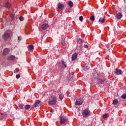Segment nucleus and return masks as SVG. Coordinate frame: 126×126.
I'll return each mask as SVG.
<instances>
[{
    "instance_id": "obj_23",
    "label": "nucleus",
    "mask_w": 126,
    "mask_h": 126,
    "mask_svg": "<svg viewBox=\"0 0 126 126\" xmlns=\"http://www.w3.org/2000/svg\"><path fill=\"white\" fill-rule=\"evenodd\" d=\"M107 116H108V114H105L104 115L102 116V118L103 119V120H106V119H107Z\"/></svg>"
},
{
    "instance_id": "obj_37",
    "label": "nucleus",
    "mask_w": 126,
    "mask_h": 126,
    "mask_svg": "<svg viewBox=\"0 0 126 126\" xmlns=\"http://www.w3.org/2000/svg\"><path fill=\"white\" fill-rule=\"evenodd\" d=\"M14 72L17 73V72H18V70H17V71H15Z\"/></svg>"
},
{
    "instance_id": "obj_18",
    "label": "nucleus",
    "mask_w": 126,
    "mask_h": 126,
    "mask_svg": "<svg viewBox=\"0 0 126 126\" xmlns=\"http://www.w3.org/2000/svg\"><path fill=\"white\" fill-rule=\"evenodd\" d=\"M99 22H100V23H104L105 22V19H104V18H100L99 19Z\"/></svg>"
},
{
    "instance_id": "obj_11",
    "label": "nucleus",
    "mask_w": 126,
    "mask_h": 126,
    "mask_svg": "<svg viewBox=\"0 0 126 126\" xmlns=\"http://www.w3.org/2000/svg\"><path fill=\"white\" fill-rule=\"evenodd\" d=\"M41 28L42 29H43V30H46V29H47V28H49V25L47 24H44L42 25V26H41Z\"/></svg>"
},
{
    "instance_id": "obj_8",
    "label": "nucleus",
    "mask_w": 126,
    "mask_h": 126,
    "mask_svg": "<svg viewBox=\"0 0 126 126\" xmlns=\"http://www.w3.org/2000/svg\"><path fill=\"white\" fill-rule=\"evenodd\" d=\"M59 66H61V67H66V64H65V63H64V61L63 60L61 61V62L59 63Z\"/></svg>"
},
{
    "instance_id": "obj_15",
    "label": "nucleus",
    "mask_w": 126,
    "mask_h": 126,
    "mask_svg": "<svg viewBox=\"0 0 126 126\" xmlns=\"http://www.w3.org/2000/svg\"><path fill=\"white\" fill-rule=\"evenodd\" d=\"M7 60H10V61H14V60H15V56L13 55L7 57Z\"/></svg>"
},
{
    "instance_id": "obj_12",
    "label": "nucleus",
    "mask_w": 126,
    "mask_h": 126,
    "mask_svg": "<svg viewBox=\"0 0 126 126\" xmlns=\"http://www.w3.org/2000/svg\"><path fill=\"white\" fill-rule=\"evenodd\" d=\"M8 53H9V49L8 48H5L3 50V55L4 56H5V55H7V54H8Z\"/></svg>"
},
{
    "instance_id": "obj_30",
    "label": "nucleus",
    "mask_w": 126,
    "mask_h": 126,
    "mask_svg": "<svg viewBox=\"0 0 126 126\" xmlns=\"http://www.w3.org/2000/svg\"><path fill=\"white\" fill-rule=\"evenodd\" d=\"M19 109H23V105L22 104H19Z\"/></svg>"
},
{
    "instance_id": "obj_14",
    "label": "nucleus",
    "mask_w": 126,
    "mask_h": 126,
    "mask_svg": "<svg viewBox=\"0 0 126 126\" xmlns=\"http://www.w3.org/2000/svg\"><path fill=\"white\" fill-rule=\"evenodd\" d=\"M77 59V54L74 53L72 56V61H75Z\"/></svg>"
},
{
    "instance_id": "obj_24",
    "label": "nucleus",
    "mask_w": 126,
    "mask_h": 126,
    "mask_svg": "<svg viewBox=\"0 0 126 126\" xmlns=\"http://www.w3.org/2000/svg\"><path fill=\"white\" fill-rule=\"evenodd\" d=\"M29 48L30 50H34V46L32 45H30Z\"/></svg>"
},
{
    "instance_id": "obj_27",
    "label": "nucleus",
    "mask_w": 126,
    "mask_h": 126,
    "mask_svg": "<svg viewBox=\"0 0 126 126\" xmlns=\"http://www.w3.org/2000/svg\"><path fill=\"white\" fill-rule=\"evenodd\" d=\"M30 108V105H26L25 106V108L26 109V110H29V109Z\"/></svg>"
},
{
    "instance_id": "obj_17",
    "label": "nucleus",
    "mask_w": 126,
    "mask_h": 126,
    "mask_svg": "<svg viewBox=\"0 0 126 126\" xmlns=\"http://www.w3.org/2000/svg\"><path fill=\"white\" fill-rule=\"evenodd\" d=\"M77 43L78 44H82V43H83V41H82V39H81L80 38H78L77 40Z\"/></svg>"
},
{
    "instance_id": "obj_5",
    "label": "nucleus",
    "mask_w": 126,
    "mask_h": 126,
    "mask_svg": "<svg viewBox=\"0 0 126 126\" xmlns=\"http://www.w3.org/2000/svg\"><path fill=\"white\" fill-rule=\"evenodd\" d=\"M83 104V98H79V99H77L75 105L76 106H80V105H82Z\"/></svg>"
},
{
    "instance_id": "obj_32",
    "label": "nucleus",
    "mask_w": 126,
    "mask_h": 126,
    "mask_svg": "<svg viewBox=\"0 0 126 126\" xmlns=\"http://www.w3.org/2000/svg\"><path fill=\"white\" fill-rule=\"evenodd\" d=\"M18 41H21V40H22V38L21 36H18Z\"/></svg>"
},
{
    "instance_id": "obj_3",
    "label": "nucleus",
    "mask_w": 126,
    "mask_h": 126,
    "mask_svg": "<svg viewBox=\"0 0 126 126\" xmlns=\"http://www.w3.org/2000/svg\"><path fill=\"white\" fill-rule=\"evenodd\" d=\"M48 103L49 105L53 106V105H56L57 103V97L53 96L52 99L49 100Z\"/></svg>"
},
{
    "instance_id": "obj_34",
    "label": "nucleus",
    "mask_w": 126,
    "mask_h": 126,
    "mask_svg": "<svg viewBox=\"0 0 126 126\" xmlns=\"http://www.w3.org/2000/svg\"><path fill=\"white\" fill-rule=\"evenodd\" d=\"M84 48H85L86 49H88V45L85 44V45H84Z\"/></svg>"
},
{
    "instance_id": "obj_10",
    "label": "nucleus",
    "mask_w": 126,
    "mask_h": 126,
    "mask_svg": "<svg viewBox=\"0 0 126 126\" xmlns=\"http://www.w3.org/2000/svg\"><path fill=\"white\" fill-rule=\"evenodd\" d=\"M64 8V5L61 3L58 4V9H61V10Z\"/></svg>"
},
{
    "instance_id": "obj_29",
    "label": "nucleus",
    "mask_w": 126,
    "mask_h": 126,
    "mask_svg": "<svg viewBox=\"0 0 126 126\" xmlns=\"http://www.w3.org/2000/svg\"><path fill=\"white\" fill-rule=\"evenodd\" d=\"M19 20H20V21H23L24 20V18L22 16H20L19 17Z\"/></svg>"
},
{
    "instance_id": "obj_36",
    "label": "nucleus",
    "mask_w": 126,
    "mask_h": 126,
    "mask_svg": "<svg viewBox=\"0 0 126 126\" xmlns=\"http://www.w3.org/2000/svg\"><path fill=\"white\" fill-rule=\"evenodd\" d=\"M106 47H107V48H108V51H109L110 50V48H109L110 47H109V45H107Z\"/></svg>"
},
{
    "instance_id": "obj_7",
    "label": "nucleus",
    "mask_w": 126,
    "mask_h": 126,
    "mask_svg": "<svg viewBox=\"0 0 126 126\" xmlns=\"http://www.w3.org/2000/svg\"><path fill=\"white\" fill-rule=\"evenodd\" d=\"M42 103L40 100L35 101L34 104L32 105L33 108H36V107H38L39 106H41Z\"/></svg>"
},
{
    "instance_id": "obj_13",
    "label": "nucleus",
    "mask_w": 126,
    "mask_h": 126,
    "mask_svg": "<svg viewBox=\"0 0 126 126\" xmlns=\"http://www.w3.org/2000/svg\"><path fill=\"white\" fill-rule=\"evenodd\" d=\"M122 17H123L122 13H118L116 14V18L117 19H121Z\"/></svg>"
},
{
    "instance_id": "obj_28",
    "label": "nucleus",
    "mask_w": 126,
    "mask_h": 126,
    "mask_svg": "<svg viewBox=\"0 0 126 126\" xmlns=\"http://www.w3.org/2000/svg\"><path fill=\"white\" fill-rule=\"evenodd\" d=\"M61 43H62V45H65V40L64 39H62L61 40Z\"/></svg>"
},
{
    "instance_id": "obj_2",
    "label": "nucleus",
    "mask_w": 126,
    "mask_h": 126,
    "mask_svg": "<svg viewBox=\"0 0 126 126\" xmlns=\"http://www.w3.org/2000/svg\"><path fill=\"white\" fill-rule=\"evenodd\" d=\"M90 113H91V112H90V111L89 110V109L87 108L85 109L83 112H82V115L83 116V117H84V118H86L87 117H89V116H90Z\"/></svg>"
},
{
    "instance_id": "obj_4",
    "label": "nucleus",
    "mask_w": 126,
    "mask_h": 126,
    "mask_svg": "<svg viewBox=\"0 0 126 126\" xmlns=\"http://www.w3.org/2000/svg\"><path fill=\"white\" fill-rule=\"evenodd\" d=\"M67 123V119L66 117L64 116H62L60 118V123L61 125H65V123Z\"/></svg>"
},
{
    "instance_id": "obj_22",
    "label": "nucleus",
    "mask_w": 126,
    "mask_h": 126,
    "mask_svg": "<svg viewBox=\"0 0 126 126\" xmlns=\"http://www.w3.org/2000/svg\"><path fill=\"white\" fill-rule=\"evenodd\" d=\"M63 94H59V98L60 99V100H62L63 99Z\"/></svg>"
},
{
    "instance_id": "obj_19",
    "label": "nucleus",
    "mask_w": 126,
    "mask_h": 126,
    "mask_svg": "<svg viewBox=\"0 0 126 126\" xmlns=\"http://www.w3.org/2000/svg\"><path fill=\"white\" fill-rule=\"evenodd\" d=\"M68 4L69 6H70V7H72V6H73V2H72L71 1H69L68 2Z\"/></svg>"
},
{
    "instance_id": "obj_16",
    "label": "nucleus",
    "mask_w": 126,
    "mask_h": 126,
    "mask_svg": "<svg viewBox=\"0 0 126 126\" xmlns=\"http://www.w3.org/2000/svg\"><path fill=\"white\" fill-rule=\"evenodd\" d=\"M10 3L8 2H6L4 4L5 7H7L8 8H10Z\"/></svg>"
},
{
    "instance_id": "obj_26",
    "label": "nucleus",
    "mask_w": 126,
    "mask_h": 126,
    "mask_svg": "<svg viewBox=\"0 0 126 126\" xmlns=\"http://www.w3.org/2000/svg\"><path fill=\"white\" fill-rule=\"evenodd\" d=\"M121 98L122 99H126V94H122V95L121 96Z\"/></svg>"
},
{
    "instance_id": "obj_25",
    "label": "nucleus",
    "mask_w": 126,
    "mask_h": 126,
    "mask_svg": "<svg viewBox=\"0 0 126 126\" xmlns=\"http://www.w3.org/2000/svg\"><path fill=\"white\" fill-rule=\"evenodd\" d=\"M85 70H88V69H89V66H87V64H85Z\"/></svg>"
},
{
    "instance_id": "obj_31",
    "label": "nucleus",
    "mask_w": 126,
    "mask_h": 126,
    "mask_svg": "<svg viewBox=\"0 0 126 126\" xmlns=\"http://www.w3.org/2000/svg\"><path fill=\"white\" fill-rule=\"evenodd\" d=\"M79 20H80V21H82V20H83V16H80Z\"/></svg>"
},
{
    "instance_id": "obj_33",
    "label": "nucleus",
    "mask_w": 126,
    "mask_h": 126,
    "mask_svg": "<svg viewBox=\"0 0 126 126\" xmlns=\"http://www.w3.org/2000/svg\"><path fill=\"white\" fill-rule=\"evenodd\" d=\"M20 78V74H18L16 76V78H17V79H18V78Z\"/></svg>"
},
{
    "instance_id": "obj_35",
    "label": "nucleus",
    "mask_w": 126,
    "mask_h": 126,
    "mask_svg": "<svg viewBox=\"0 0 126 126\" xmlns=\"http://www.w3.org/2000/svg\"><path fill=\"white\" fill-rule=\"evenodd\" d=\"M50 112L51 113H54V112H55V110L54 109H51L50 110Z\"/></svg>"
},
{
    "instance_id": "obj_21",
    "label": "nucleus",
    "mask_w": 126,
    "mask_h": 126,
    "mask_svg": "<svg viewBox=\"0 0 126 126\" xmlns=\"http://www.w3.org/2000/svg\"><path fill=\"white\" fill-rule=\"evenodd\" d=\"M90 20L91 21H95V16L94 15H92L90 17Z\"/></svg>"
},
{
    "instance_id": "obj_9",
    "label": "nucleus",
    "mask_w": 126,
    "mask_h": 126,
    "mask_svg": "<svg viewBox=\"0 0 126 126\" xmlns=\"http://www.w3.org/2000/svg\"><path fill=\"white\" fill-rule=\"evenodd\" d=\"M114 73L116 75H120V74H122L123 73V71L119 68H116L115 71H114Z\"/></svg>"
},
{
    "instance_id": "obj_1",
    "label": "nucleus",
    "mask_w": 126,
    "mask_h": 126,
    "mask_svg": "<svg viewBox=\"0 0 126 126\" xmlns=\"http://www.w3.org/2000/svg\"><path fill=\"white\" fill-rule=\"evenodd\" d=\"M94 78H96V83L100 85L103 84L105 81H106V78H105V75L104 74H98L97 73H94Z\"/></svg>"
},
{
    "instance_id": "obj_20",
    "label": "nucleus",
    "mask_w": 126,
    "mask_h": 126,
    "mask_svg": "<svg viewBox=\"0 0 126 126\" xmlns=\"http://www.w3.org/2000/svg\"><path fill=\"white\" fill-rule=\"evenodd\" d=\"M119 103V101L118 99H116L113 100V105H117V104Z\"/></svg>"
},
{
    "instance_id": "obj_6",
    "label": "nucleus",
    "mask_w": 126,
    "mask_h": 126,
    "mask_svg": "<svg viewBox=\"0 0 126 126\" xmlns=\"http://www.w3.org/2000/svg\"><path fill=\"white\" fill-rule=\"evenodd\" d=\"M9 38H10V33H9L8 32H5L3 34V39L5 41H7V40H8V39H9Z\"/></svg>"
}]
</instances>
